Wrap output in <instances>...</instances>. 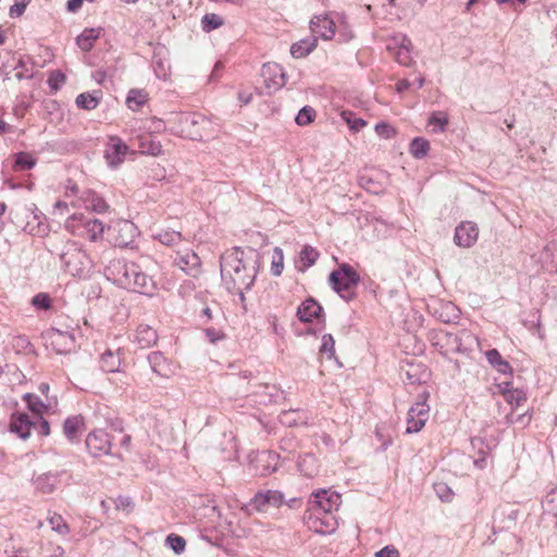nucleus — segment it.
<instances>
[{"label": "nucleus", "instance_id": "f257e3e1", "mask_svg": "<svg viewBox=\"0 0 557 557\" xmlns=\"http://www.w3.org/2000/svg\"><path fill=\"white\" fill-rule=\"evenodd\" d=\"M245 250L234 247L221 256L220 268L222 282L228 293L250 289L256 281L258 255L253 249Z\"/></svg>", "mask_w": 557, "mask_h": 557}, {"label": "nucleus", "instance_id": "f03ea898", "mask_svg": "<svg viewBox=\"0 0 557 557\" xmlns=\"http://www.w3.org/2000/svg\"><path fill=\"white\" fill-rule=\"evenodd\" d=\"M359 283V273L348 263H341L329 275L330 286L345 301H350L356 297L355 290Z\"/></svg>", "mask_w": 557, "mask_h": 557}, {"label": "nucleus", "instance_id": "7ed1b4c3", "mask_svg": "<svg viewBox=\"0 0 557 557\" xmlns=\"http://www.w3.org/2000/svg\"><path fill=\"white\" fill-rule=\"evenodd\" d=\"M64 271L72 276H84L90 269V259L76 242H66L60 253Z\"/></svg>", "mask_w": 557, "mask_h": 557}, {"label": "nucleus", "instance_id": "20e7f679", "mask_svg": "<svg viewBox=\"0 0 557 557\" xmlns=\"http://www.w3.org/2000/svg\"><path fill=\"white\" fill-rule=\"evenodd\" d=\"M285 503V496L277 490L258 491L244 506L248 515L253 512L269 513L271 509L280 508Z\"/></svg>", "mask_w": 557, "mask_h": 557}, {"label": "nucleus", "instance_id": "39448f33", "mask_svg": "<svg viewBox=\"0 0 557 557\" xmlns=\"http://www.w3.org/2000/svg\"><path fill=\"white\" fill-rule=\"evenodd\" d=\"M137 226L129 220H120L108 226L107 238L115 247L126 248L135 243Z\"/></svg>", "mask_w": 557, "mask_h": 557}, {"label": "nucleus", "instance_id": "423d86ee", "mask_svg": "<svg viewBox=\"0 0 557 557\" xmlns=\"http://www.w3.org/2000/svg\"><path fill=\"white\" fill-rule=\"evenodd\" d=\"M134 271H137V263L125 259H113L104 268V275L116 286L125 288L129 286Z\"/></svg>", "mask_w": 557, "mask_h": 557}, {"label": "nucleus", "instance_id": "0eeeda50", "mask_svg": "<svg viewBox=\"0 0 557 557\" xmlns=\"http://www.w3.org/2000/svg\"><path fill=\"white\" fill-rule=\"evenodd\" d=\"M428 394L419 395V400L416 401L408 410L407 416V434L418 433L429 420L430 407L426 404Z\"/></svg>", "mask_w": 557, "mask_h": 557}, {"label": "nucleus", "instance_id": "6e6552de", "mask_svg": "<svg viewBox=\"0 0 557 557\" xmlns=\"http://www.w3.org/2000/svg\"><path fill=\"white\" fill-rule=\"evenodd\" d=\"M85 445L90 456L95 458H100L111 454V436L102 429L91 431L86 436Z\"/></svg>", "mask_w": 557, "mask_h": 557}, {"label": "nucleus", "instance_id": "1a4fd4ad", "mask_svg": "<svg viewBox=\"0 0 557 557\" xmlns=\"http://www.w3.org/2000/svg\"><path fill=\"white\" fill-rule=\"evenodd\" d=\"M128 146L119 137L110 136L104 149V159L111 169L119 168L125 160Z\"/></svg>", "mask_w": 557, "mask_h": 557}, {"label": "nucleus", "instance_id": "9d476101", "mask_svg": "<svg viewBox=\"0 0 557 557\" xmlns=\"http://www.w3.org/2000/svg\"><path fill=\"white\" fill-rule=\"evenodd\" d=\"M308 504L318 510L325 509L333 513L339 508L341 495L331 490H319L311 494Z\"/></svg>", "mask_w": 557, "mask_h": 557}, {"label": "nucleus", "instance_id": "9b49d317", "mask_svg": "<svg viewBox=\"0 0 557 557\" xmlns=\"http://www.w3.org/2000/svg\"><path fill=\"white\" fill-rule=\"evenodd\" d=\"M174 263L186 274L197 277L201 273V261L198 255L191 249H184L176 252Z\"/></svg>", "mask_w": 557, "mask_h": 557}, {"label": "nucleus", "instance_id": "f8f14e48", "mask_svg": "<svg viewBox=\"0 0 557 557\" xmlns=\"http://www.w3.org/2000/svg\"><path fill=\"white\" fill-rule=\"evenodd\" d=\"M479 236V228L473 222H461L455 230L454 242L459 247H472Z\"/></svg>", "mask_w": 557, "mask_h": 557}, {"label": "nucleus", "instance_id": "ddd939ff", "mask_svg": "<svg viewBox=\"0 0 557 557\" xmlns=\"http://www.w3.org/2000/svg\"><path fill=\"white\" fill-rule=\"evenodd\" d=\"M125 289L146 296H152L157 287L154 281L144 273L137 264V271H134L133 278L129 281V286H126Z\"/></svg>", "mask_w": 557, "mask_h": 557}, {"label": "nucleus", "instance_id": "4468645a", "mask_svg": "<svg viewBox=\"0 0 557 557\" xmlns=\"http://www.w3.org/2000/svg\"><path fill=\"white\" fill-rule=\"evenodd\" d=\"M296 314L301 322L311 323L314 319L320 321L324 310L314 298L309 297L300 304Z\"/></svg>", "mask_w": 557, "mask_h": 557}, {"label": "nucleus", "instance_id": "2eb2a0df", "mask_svg": "<svg viewBox=\"0 0 557 557\" xmlns=\"http://www.w3.org/2000/svg\"><path fill=\"white\" fill-rule=\"evenodd\" d=\"M147 360L153 373L161 377H170L174 373V367L161 351H152L147 356Z\"/></svg>", "mask_w": 557, "mask_h": 557}, {"label": "nucleus", "instance_id": "dca6fc26", "mask_svg": "<svg viewBox=\"0 0 557 557\" xmlns=\"http://www.w3.org/2000/svg\"><path fill=\"white\" fill-rule=\"evenodd\" d=\"M336 23L327 15L314 16L310 22V29L314 35L324 40H330L335 36Z\"/></svg>", "mask_w": 557, "mask_h": 557}, {"label": "nucleus", "instance_id": "f3484780", "mask_svg": "<svg viewBox=\"0 0 557 557\" xmlns=\"http://www.w3.org/2000/svg\"><path fill=\"white\" fill-rule=\"evenodd\" d=\"M33 425V419L25 412H14L11 416L10 431L22 440H27L30 436Z\"/></svg>", "mask_w": 557, "mask_h": 557}, {"label": "nucleus", "instance_id": "a211bd4d", "mask_svg": "<svg viewBox=\"0 0 557 557\" xmlns=\"http://www.w3.org/2000/svg\"><path fill=\"white\" fill-rule=\"evenodd\" d=\"M305 524L315 533L331 534L337 528V520L334 515H326L322 518L315 516L314 518H307Z\"/></svg>", "mask_w": 557, "mask_h": 557}, {"label": "nucleus", "instance_id": "6ab92c4d", "mask_svg": "<svg viewBox=\"0 0 557 557\" xmlns=\"http://www.w3.org/2000/svg\"><path fill=\"white\" fill-rule=\"evenodd\" d=\"M251 393L258 398L257 401L262 405L276 403L282 395V392L276 385L268 383L257 384Z\"/></svg>", "mask_w": 557, "mask_h": 557}, {"label": "nucleus", "instance_id": "aec40b11", "mask_svg": "<svg viewBox=\"0 0 557 557\" xmlns=\"http://www.w3.org/2000/svg\"><path fill=\"white\" fill-rule=\"evenodd\" d=\"M519 511L510 506L498 507L494 511V522L498 524L500 530L511 529L515 527Z\"/></svg>", "mask_w": 557, "mask_h": 557}, {"label": "nucleus", "instance_id": "412c9836", "mask_svg": "<svg viewBox=\"0 0 557 557\" xmlns=\"http://www.w3.org/2000/svg\"><path fill=\"white\" fill-rule=\"evenodd\" d=\"M263 76L268 88L280 89L286 84V75L276 64L264 65Z\"/></svg>", "mask_w": 557, "mask_h": 557}, {"label": "nucleus", "instance_id": "4be33fe9", "mask_svg": "<svg viewBox=\"0 0 557 557\" xmlns=\"http://www.w3.org/2000/svg\"><path fill=\"white\" fill-rule=\"evenodd\" d=\"M85 428L83 416L76 414L65 419L63 423V433L65 437L74 443L78 441V433Z\"/></svg>", "mask_w": 557, "mask_h": 557}, {"label": "nucleus", "instance_id": "5701e85b", "mask_svg": "<svg viewBox=\"0 0 557 557\" xmlns=\"http://www.w3.org/2000/svg\"><path fill=\"white\" fill-rule=\"evenodd\" d=\"M135 338L139 348L145 349L157 344L158 334L157 331L153 330L151 326L147 324H140L136 330Z\"/></svg>", "mask_w": 557, "mask_h": 557}, {"label": "nucleus", "instance_id": "b1692460", "mask_svg": "<svg viewBox=\"0 0 557 557\" xmlns=\"http://www.w3.org/2000/svg\"><path fill=\"white\" fill-rule=\"evenodd\" d=\"M59 476V472H47L38 475L34 481L36 490L44 494H51L60 482Z\"/></svg>", "mask_w": 557, "mask_h": 557}, {"label": "nucleus", "instance_id": "393cba45", "mask_svg": "<svg viewBox=\"0 0 557 557\" xmlns=\"http://www.w3.org/2000/svg\"><path fill=\"white\" fill-rule=\"evenodd\" d=\"M307 414L300 409L284 410L278 416V421L287 428L307 424Z\"/></svg>", "mask_w": 557, "mask_h": 557}, {"label": "nucleus", "instance_id": "a878e982", "mask_svg": "<svg viewBox=\"0 0 557 557\" xmlns=\"http://www.w3.org/2000/svg\"><path fill=\"white\" fill-rule=\"evenodd\" d=\"M85 234L90 242H97L104 233V224L98 219L81 218Z\"/></svg>", "mask_w": 557, "mask_h": 557}, {"label": "nucleus", "instance_id": "bb28decb", "mask_svg": "<svg viewBox=\"0 0 557 557\" xmlns=\"http://www.w3.org/2000/svg\"><path fill=\"white\" fill-rule=\"evenodd\" d=\"M317 44L318 39L315 36L304 38L292 45L290 53L296 59L305 58L315 49Z\"/></svg>", "mask_w": 557, "mask_h": 557}, {"label": "nucleus", "instance_id": "cd10ccee", "mask_svg": "<svg viewBox=\"0 0 557 557\" xmlns=\"http://www.w3.org/2000/svg\"><path fill=\"white\" fill-rule=\"evenodd\" d=\"M164 48H158L152 55V67L154 74L160 79H166L170 74V65L163 55Z\"/></svg>", "mask_w": 557, "mask_h": 557}, {"label": "nucleus", "instance_id": "c85d7f7f", "mask_svg": "<svg viewBox=\"0 0 557 557\" xmlns=\"http://www.w3.org/2000/svg\"><path fill=\"white\" fill-rule=\"evenodd\" d=\"M280 456L275 451L267 450L259 455L258 463L262 467L261 474L268 475L277 470Z\"/></svg>", "mask_w": 557, "mask_h": 557}, {"label": "nucleus", "instance_id": "c756f323", "mask_svg": "<svg viewBox=\"0 0 557 557\" xmlns=\"http://www.w3.org/2000/svg\"><path fill=\"white\" fill-rule=\"evenodd\" d=\"M100 367L104 372L113 373L117 372L121 367V356L120 351H112L110 349L106 350L101 355Z\"/></svg>", "mask_w": 557, "mask_h": 557}, {"label": "nucleus", "instance_id": "7c9ffc66", "mask_svg": "<svg viewBox=\"0 0 557 557\" xmlns=\"http://www.w3.org/2000/svg\"><path fill=\"white\" fill-rule=\"evenodd\" d=\"M319 251L310 245H305L299 253L298 270L305 272L318 260Z\"/></svg>", "mask_w": 557, "mask_h": 557}, {"label": "nucleus", "instance_id": "2f4dec72", "mask_svg": "<svg viewBox=\"0 0 557 557\" xmlns=\"http://www.w3.org/2000/svg\"><path fill=\"white\" fill-rule=\"evenodd\" d=\"M101 28H86L76 38L77 46L85 52L92 49L95 41L99 38Z\"/></svg>", "mask_w": 557, "mask_h": 557}, {"label": "nucleus", "instance_id": "473e14b6", "mask_svg": "<svg viewBox=\"0 0 557 557\" xmlns=\"http://www.w3.org/2000/svg\"><path fill=\"white\" fill-rule=\"evenodd\" d=\"M75 338H74V335L69 333V332H60L58 331V333L55 334V337L52 342V345H54L57 351L59 354H67L70 352L75 344Z\"/></svg>", "mask_w": 557, "mask_h": 557}, {"label": "nucleus", "instance_id": "72a5a7b5", "mask_svg": "<svg viewBox=\"0 0 557 557\" xmlns=\"http://www.w3.org/2000/svg\"><path fill=\"white\" fill-rule=\"evenodd\" d=\"M298 470L308 478H312L318 470L317 458L312 454H305L298 457Z\"/></svg>", "mask_w": 557, "mask_h": 557}, {"label": "nucleus", "instance_id": "f704fd0d", "mask_svg": "<svg viewBox=\"0 0 557 557\" xmlns=\"http://www.w3.org/2000/svg\"><path fill=\"white\" fill-rule=\"evenodd\" d=\"M147 99L148 96L144 90L132 89L127 95L126 104L131 110L137 111L147 102Z\"/></svg>", "mask_w": 557, "mask_h": 557}, {"label": "nucleus", "instance_id": "c9c22d12", "mask_svg": "<svg viewBox=\"0 0 557 557\" xmlns=\"http://www.w3.org/2000/svg\"><path fill=\"white\" fill-rule=\"evenodd\" d=\"M430 143L423 137H416L411 140L409 146L410 153L416 159H422L428 154Z\"/></svg>", "mask_w": 557, "mask_h": 557}, {"label": "nucleus", "instance_id": "e433bc0d", "mask_svg": "<svg viewBox=\"0 0 557 557\" xmlns=\"http://www.w3.org/2000/svg\"><path fill=\"white\" fill-rule=\"evenodd\" d=\"M99 101L100 97L95 92H82L76 97L75 103L78 108L90 111L98 107Z\"/></svg>", "mask_w": 557, "mask_h": 557}, {"label": "nucleus", "instance_id": "4c0bfd02", "mask_svg": "<svg viewBox=\"0 0 557 557\" xmlns=\"http://www.w3.org/2000/svg\"><path fill=\"white\" fill-rule=\"evenodd\" d=\"M36 165V159L28 152H17L15 154L14 170L15 171H26L30 170Z\"/></svg>", "mask_w": 557, "mask_h": 557}, {"label": "nucleus", "instance_id": "58836bf2", "mask_svg": "<svg viewBox=\"0 0 557 557\" xmlns=\"http://www.w3.org/2000/svg\"><path fill=\"white\" fill-rule=\"evenodd\" d=\"M471 445L473 448L479 449L480 455V457L474 459V465L480 469H484L486 467V455L488 447L484 444V441L481 437L471 438Z\"/></svg>", "mask_w": 557, "mask_h": 557}, {"label": "nucleus", "instance_id": "ea45409f", "mask_svg": "<svg viewBox=\"0 0 557 557\" xmlns=\"http://www.w3.org/2000/svg\"><path fill=\"white\" fill-rule=\"evenodd\" d=\"M47 520L51 525L52 531L57 532L58 534L67 535L70 533V527L61 515L53 512L52 515L48 516Z\"/></svg>", "mask_w": 557, "mask_h": 557}, {"label": "nucleus", "instance_id": "a19ab883", "mask_svg": "<svg viewBox=\"0 0 557 557\" xmlns=\"http://www.w3.org/2000/svg\"><path fill=\"white\" fill-rule=\"evenodd\" d=\"M23 398L26 401L27 408L35 414V417L42 414V411L47 408L40 397L36 394L26 393Z\"/></svg>", "mask_w": 557, "mask_h": 557}, {"label": "nucleus", "instance_id": "79ce46f5", "mask_svg": "<svg viewBox=\"0 0 557 557\" xmlns=\"http://www.w3.org/2000/svg\"><path fill=\"white\" fill-rule=\"evenodd\" d=\"M223 24V18L215 13H207L201 18V28L207 33L221 27Z\"/></svg>", "mask_w": 557, "mask_h": 557}, {"label": "nucleus", "instance_id": "37998d69", "mask_svg": "<svg viewBox=\"0 0 557 557\" xmlns=\"http://www.w3.org/2000/svg\"><path fill=\"white\" fill-rule=\"evenodd\" d=\"M156 238L165 246H172L182 240V234L177 231L162 230L156 235Z\"/></svg>", "mask_w": 557, "mask_h": 557}, {"label": "nucleus", "instance_id": "c03bdc74", "mask_svg": "<svg viewBox=\"0 0 557 557\" xmlns=\"http://www.w3.org/2000/svg\"><path fill=\"white\" fill-rule=\"evenodd\" d=\"M448 124L447 114L441 111L433 112L429 117V125L434 126V133H442Z\"/></svg>", "mask_w": 557, "mask_h": 557}, {"label": "nucleus", "instance_id": "a18cd8bd", "mask_svg": "<svg viewBox=\"0 0 557 557\" xmlns=\"http://www.w3.org/2000/svg\"><path fill=\"white\" fill-rule=\"evenodd\" d=\"M139 148L143 153L150 156H159L162 152L161 144L152 140L150 137L140 138Z\"/></svg>", "mask_w": 557, "mask_h": 557}, {"label": "nucleus", "instance_id": "49530a36", "mask_svg": "<svg viewBox=\"0 0 557 557\" xmlns=\"http://www.w3.org/2000/svg\"><path fill=\"white\" fill-rule=\"evenodd\" d=\"M502 394L504 395L506 401L511 406L518 407L527 399L525 393L519 388L503 389Z\"/></svg>", "mask_w": 557, "mask_h": 557}, {"label": "nucleus", "instance_id": "de8ad7c7", "mask_svg": "<svg viewBox=\"0 0 557 557\" xmlns=\"http://www.w3.org/2000/svg\"><path fill=\"white\" fill-rule=\"evenodd\" d=\"M284 270V253L280 247H275L272 256L271 273L280 276Z\"/></svg>", "mask_w": 557, "mask_h": 557}, {"label": "nucleus", "instance_id": "09e8293b", "mask_svg": "<svg viewBox=\"0 0 557 557\" xmlns=\"http://www.w3.org/2000/svg\"><path fill=\"white\" fill-rule=\"evenodd\" d=\"M315 115H317V112L312 107L305 106L304 108H301L299 110L298 114L296 115L295 122L299 126H306V125L310 124L311 122H313Z\"/></svg>", "mask_w": 557, "mask_h": 557}, {"label": "nucleus", "instance_id": "8fccbe9b", "mask_svg": "<svg viewBox=\"0 0 557 557\" xmlns=\"http://www.w3.org/2000/svg\"><path fill=\"white\" fill-rule=\"evenodd\" d=\"M337 34V40L339 42H348L354 38V32L346 21L341 20L335 27V35Z\"/></svg>", "mask_w": 557, "mask_h": 557}, {"label": "nucleus", "instance_id": "3c124183", "mask_svg": "<svg viewBox=\"0 0 557 557\" xmlns=\"http://www.w3.org/2000/svg\"><path fill=\"white\" fill-rule=\"evenodd\" d=\"M342 116L346 121V123L349 125V128L354 132L361 131L367 124V122L363 119L357 117L355 115V113H352L350 111H344L342 113Z\"/></svg>", "mask_w": 557, "mask_h": 557}, {"label": "nucleus", "instance_id": "603ef678", "mask_svg": "<svg viewBox=\"0 0 557 557\" xmlns=\"http://www.w3.org/2000/svg\"><path fill=\"white\" fill-rule=\"evenodd\" d=\"M319 351L323 355H326L329 359L335 357V341L331 334H324L322 336V343Z\"/></svg>", "mask_w": 557, "mask_h": 557}, {"label": "nucleus", "instance_id": "864d4df0", "mask_svg": "<svg viewBox=\"0 0 557 557\" xmlns=\"http://www.w3.org/2000/svg\"><path fill=\"white\" fill-rule=\"evenodd\" d=\"M165 542L176 554H181L185 550L186 541L184 537H182L177 534H174V533L169 534L166 536Z\"/></svg>", "mask_w": 557, "mask_h": 557}, {"label": "nucleus", "instance_id": "5fc2aeb1", "mask_svg": "<svg viewBox=\"0 0 557 557\" xmlns=\"http://www.w3.org/2000/svg\"><path fill=\"white\" fill-rule=\"evenodd\" d=\"M33 423L32 430L36 431L39 435L48 436L50 434V424L44 419L42 414L35 417Z\"/></svg>", "mask_w": 557, "mask_h": 557}, {"label": "nucleus", "instance_id": "6e6d98bb", "mask_svg": "<svg viewBox=\"0 0 557 557\" xmlns=\"http://www.w3.org/2000/svg\"><path fill=\"white\" fill-rule=\"evenodd\" d=\"M434 490L438 498L443 502L449 503L453 500L454 492L446 483H436Z\"/></svg>", "mask_w": 557, "mask_h": 557}, {"label": "nucleus", "instance_id": "4d7b16f0", "mask_svg": "<svg viewBox=\"0 0 557 557\" xmlns=\"http://www.w3.org/2000/svg\"><path fill=\"white\" fill-rule=\"evenodd\" d=\"M32 305L38 309L48 310L51 308V298L46 293H38L32 298Z\"/></svg>", "mask_w": 557, "mask_h": 557}, {"label": "nucleus", "instance_id": "13d9d810", "mask_svg": "<svg viewBox=\"0 0 557 557\" xmlns=\"http://www.w3.org/2000/svg\"><path fill=\"white\" fill-rule=\"evenodd\" d=\"M374 128L379 136L386 138V139L392 138L396 135L395 128L386 122L376 123Z\"/></svg>", "mask_w": 557, "mask_h": 557}, {"label": "nucleus", "instance_id": "bf43d9fd", "mask_svg": "<svg viewBox=\"0 0 557 557\" xmlns=\"http://www.w3.org/2000/svg\"><path fill=\"white\" fill-rule=\"evenodd\" d=\"M444 309L447 311V315L443 317V314H441V319L443 322L451 323L459 318V310L451 302L446 304L444 306Z\"/></svg>", "mask_w": 557, "mask_h": 557}, {"label": "nucleus", "instance_id": "052dcab7", "mask_svg": "<svg viewBox=\"0 0 557 557\" xmlns=\"http://www.w3.org/2000/svg\"><path fill=\"white\" fill-rule=\"evenodd\" d=\"M65 75L60 71H54L48 78V84L51 89L58 90L59 87L64 84Z\"/></svg>", "mask_w": 557, "mask_h": 557}, {"label": "nucleus", "instance_id": "680f3d73", "mask_svg": "<svg viewBox=\"0 0 557 557\" xmlns=\"http://www.w3.org/2000/svg\"><path fill=\"white\" fill-rule=\"evenodd\" d=\"M90 206H91L92 210L97 213H104L109 208L106 200L99 196L91 197Z\"/></svg>", "mask_w": 557, "mask_h": 557}, {"label": "nucleus", "instance_id": "e2e57ef3", "mask_svg": "<svg viewBox=\"0 0 557 557\" xmlns=\"http://www.w3.org/2000/svg\"><path fill=\"white\" fill-rule=\"evenodd\" d=\"M205 334H206V337L208 338V341L212 344H214L218 341H221L225 337V334L222 331L216 330L214 327L205 329Z\"/></svg>", "mask_w": 557, "mask_h": 557}, {"label": "nucleus", "instance_id": "0e129e2a", "mask_svg": "<svg viewBox=\"0 0 557 557\" xmlns=\"http://www.w3.org/2000/svg\"><path fill=\"white\" fill-rule=\"evenodd\" d=\"M485 357L488 361V363L495 369L497 367V364H499L503 360V357L502 355L499 354V351L495 348L493 349H490L485 352Z\"/></svg>", "mask_w": 557, "mask_h": 557}, {"label": "nucleus", "instance_id": "69168bd1", "mask_svg": "<svg viewBox=\"0 0 557 557\" xmlns=\"http://www.w3.org/2000/svg\"><path fill=\"white\" fill-rule=\"evenodd\" d=\"M27 7V2L24 0L15 2L13 5H11L9 14L11 17H18L21 16Z\"/></svg>", "mask_w": 557, "mask_h": 557}, {"label": "nucleus", "instance_id": "338daca9", "mask_svg": "<svg viewBox=\"0 0 557 557\" xmlns=\"http://www.w3.org/2000/svg\"><path fill=\"white\" fill-rule=\"evenodd\" d=\"M115 508L119 510H129L133 508L134 504L128 496H119L115 500Z\"/></svg>", "mask_w": 557, "mask_h": 557}, {"label": "nucleus", "instance_id": "774afa93", "mask_svg": "<svg viewBox=\"0 0 557 557\" xmlns=\"http://www.w3.org/2000/svg\"><path fill=\"white\" fill-rule=\"evenodd\" d=\"M375 557H400V555L393 545H386L375 553Z\"/></svg>", "mask_w": 557, "mask_h": 557}]
</instances>
